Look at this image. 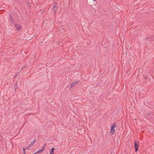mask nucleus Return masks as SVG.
<instances>
[{
	"mask_svg": "<svg viewBox=\"0 0 154 154\" xmlns=\"http://www.w3.org/2000/svg\"><path fill=\"white\" fill-rule=\"evenodd\" d=\"M116 125L115 124H113L111 127V130L110 133L111 135H113L115 132V128L116 127Z\"/></svg>",
	"mask_w": 154,
	"mask_h": 154,
	"instance_id": "1",
	"label": "nucleus"
},
{
	"mask_svg": "<svg viewBox=\"0 0 154 154\" xmlns=\"http://www.w3.org/2000/svg\"><path fill=\"white\" fill-rule=\"evenodd\" d=\"M139 142L138 141H136L134 143V148L135 149V152H137L138 149Z\"/></svg>",
	"mask_w": 154,
	"mask_h": 154,
	"instance_id": "2",
	"label": "nucleus"
},
{
	"mask_svg": "<svg viewBox=\"0 0 154 154\" xmlns=\"http://www.w3.org/2000/svg\"><path fill=\"white\" fill-rule=\"evenodd\" d=\"M15 26L17 30H20L22 29V26L19 24H15Z\"/></svg>",
	"mask_w": 154,
	"mask_h": 154,
	"instance_id": "3",
	"label": "nucleus"
},
{
	"mask_svg": "<svg viewBox=\"0 0 154 154\" xmlns=\"http://www.w3.org/2000/svg\"><path fill=\"white\" fill-rule=\"evenodd\" d=\"M46 145V144H45L43 146L42 148V149L39 150H38L37 152H35V153H40L42 152L45 149V146Z\"/></svg>",
	"mask_w": 154,
	"mask_h": 154,
	"instance_id": "4",
	"label": "nucleus"
},
{
	"mask_svg": "<svg viewBox=\"0 0 154 154\" xmlns=\"http://www.w3.org/2000/svg\"><path fill=\"white\" fill-rule=\"evenodd\" d=\"M35 141H36L35 139H34V140L33 141H32V142H31V143H30V144L29 145V146H28V148H29L30 147H31L32 145H33L34 144V143H35Z\"/></svg>",
	"mask_w": 154,
	"mask_h": 154,
	"instance_id": "5",
	"label": "nucleus"
},
{
	"mask_svg": "<svg viewBox=\"0 0 154 154\" xmlns=\"http://www.w3.org/2000/svg\"><path fill=\"white\" fill-rule=\"evenodd\" d=\"M53 8L54 9V11L55 13L57 11V9H58V7H57V5H55L54 7H53Z\"/></svg>",
	"mask_w": 154,
	"mask_h": 154,
	"instance_id": "6",
	"label": "nucleus"
},
{
	"mask_svg": "<svg viewBox=\"0 0 154 154\" xmlns=\"http://www.w3.org/2000/svg\"><path fill=\"white\" fill-rule=\"evenodd\" d=\"M9 20L12 23H13L14 21V20L13 18L11 16V14L10 15Z\"/></svg>",
	"mask_w": 154,
	"mask_h": 154,
	"instance_id": "7",
	"label": "nucleus"
},
{
	"mask_svg": "<svg viewBox=\"0 0 154 154\" xmlns=\"http://www.w3.org/2000/svg\"><path fill=\"white\" fill-rule=\"evenodd\" d=\"M54 148H52V149H51L50 152V154H54Z\"/></svg>",
	"mask_w": 154,
	"mask_h": 154,
	"instance_id": "8",
	"label": "nucleus"
},
{
	"mask_svg": "<svg viewBox=\"0 0 154 154\" xmlns=\"http://www.w3.org/2000/svg\"><path fill=\"white\" fill-rule=\"evenodd\" d=\"M77 83V82H73L71 85V88H72L73 86H74Z\"/></svg>",
	"mask_w": 154,
	"mask_h": 154,
	"instance_id": "9",
	"label": "nucleus"
},
{
	"mask_svg": "<svg viewBox=\"0 0 154 154\" xmlns=\"http://www.w3.org/2000/svg\"><path fill=\"white\" fill-rule=\"evenodd\" d=\"M23 153H25V149H24V148H23Z\"/></svg>",
	"mask_w": 154,
	"mask_h": 154,
	"instance_id": "10",
	"label": "nucleus"
},
{
	"mask_svg": "<svg viewBox=\"0 0 154 154\" xmlns=\"http://www.w3.org/2000/svg\"><path fill=\"white\" fill-rule=\"evenodd\" d=\"M23 154H26V153H24Z\"/></svg>",
	"mask_w": 154,
	"mask_h": 154,
	"instance_id": "11",
	"label": "nucleus"
},
{
	"mask_svg": "<svg viewBox=\"0 0 154 154\" xmlns=\"http://www.w3.org/2000/svg\"><path fill=\"white\" fill-rule=\"evenodd\" d=\"M93 1H95V0H93Z\"/></svg>",
	"mask_w": 154,
	"mask_h": 154,
	"instance_id": "12",
	"label": "nucleus"
},
{
	"mask_svg": "<svg viewBox=\"0 0 154 154\" xmlns=\"http://www.w3.org/2000/svg\"><path fill=\"white\" fill-rule=\"evenodd\" d=\"M33 154H35V153H33Z\"/></svg>",
	"mask_w": 154,
	"mask_h": 154,
	"instance_id": "13",
	"label": "nucleus"
}]
</instances>
